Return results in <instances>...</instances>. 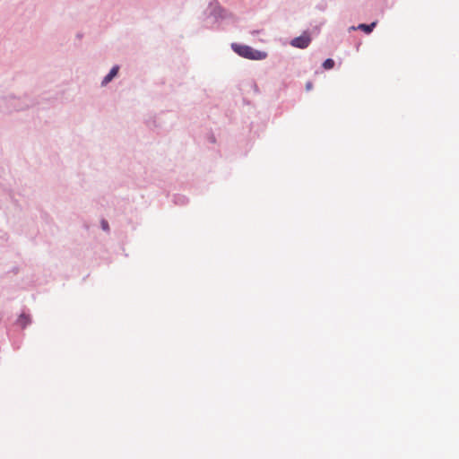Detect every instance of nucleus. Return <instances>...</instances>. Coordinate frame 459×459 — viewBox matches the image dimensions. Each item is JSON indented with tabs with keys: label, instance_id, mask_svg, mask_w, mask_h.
Here are the masks:
<instances>
[{
	"label": "nucleus",
	"instance_id": "1",
	"mask_svg": "<svg viewBox=\"0 0 459 459\" xmlns=\"http://www.w3.org/2000/svg\"><path fill=\"white\" fill-rule=\"evenodd\" d=\"M230 15V13L218 2H211L204 12V24L208 29L219 30L221 22Z\"/></svg>",
	"mask_w": 459,
	"mask_h": 459
},
{
	"label": "nucleus",
	"instance_id": "2",
	"mask_svg": "<svg viewBox=\"0 0 459 459\" xmlns=\"http://www.w3.org/2000/svg\"><path fill=\"white\" fill-rule=\"evenodd\" d=\"M230 48L237 55L249 60H264L268 56L267 52L255 49L248 45L233 42Z\"/></svg>",
	"mask_w": 459,
	"mask_h": 459
},
{
	"label": "nucleus",
	"instance_id": "3",
	"mask_svg": "<svg viewBox=\"0 0 459 459\" xmlns=\"http://www.w3.org/2000/svg\"><path fill=\"white\" fill-rule=\"evenodd\" d=\"M10 99L12 101L11 110L12 114L13 112H22L25 111L30 108L39 104V101L30 94H23L22 96H16L14 94H10Z\"/></svg>",
	"mask_w": 459,
	"mask_h": 459
},
{
	"label": "nucleus",
	"instance_id": "4",
	"mask_svg": "<svg viewBox=\"0 0 459 459\" xmlns=\"http://www.w3.org/2000/svg\"><path fill=\"white\" fill-rule=\"evenodd\" d=\"M311 40L309 32L305 30L300 36L292 39L290 45L299 49H305L309 46Z\"/></svg>",
	"mask_w": 459,
	"mask_h": 459
},
{
	"label": "nucleus",
	"instance_id": "5",
	"mask_svg": "<svg viewBox=\"0 0 459 459\" xmlns=\"http://www.w3.org/2000/svg\"><path fill=\"white\" fill-rule=\"evenodd\" d=\"M12 99H10V94L0 96V115H10L12 114L11 105Z\"/></svg>",
	"mask_w": 459,
	"mask_h": 459
},
{
	"label": "nucleus",
	"instance_id": "6",
	"mask_svg": "<svg viewBox=\"0 0 459 459\" xmlns=\"http://www.w3.org/2000/svg\"><path fill=\"white\" fill-rule=\"evenodd\" d=\"M119 69L120 66L118 65H113L109 72L103 77L100 85L102 87L108 85L118 74Z\"/></svg>",
	"mask_w": 459,
	"mask_h": 459
},
{
	"label": "nucleus",
	"instance_id": "7",
	"mask_svg": "<svg viewBox=\"0 0 459 459\" xmlns=\"http://www.w3.org/2000/svg\"><path fill=\"white\" fill-rule=\"evenodd\" d=\"M377 25V21H374L370 23H359L357 27L358 30L363 31L366 34H370ZM351 30H356L354 26L351 27Z\"/></svg>",
	"mask_w": 459,
	"mask_h": 459
},
{
	"label": "nucleus",
	"instance_id": "8",
	"mask_svg": "<svg viewBox=\"0 0 459 459\" xmlns=\"http://www.w3.org/2000/svg\"><path fill=\"white\" fill-rule=\"evenodd\" d=\"M31 324V317L29 314L22 313L16 320V325L22 329L26 328Z\"/></svg>",
	"mask_w": 459,
	"mask_h": 459
},
{
	"label": "nucleus",
	"instance_id": "9",
	"mask_svg": "<svg viewBox=\"0 0 459 459\" xmlns=\"http://www.w3.org/2000/svg\"><path fill=\"white\" fill-rule=\"evenodd\" d=\"M173 203L177 205H186L188 203V198L184 195H175Z\"/></svg>",
	"mask_w": 459,
	"mask_h": 459
},
{
	"label": "nucleus",
	"instance_id": "10",
	"mask_svg": "<svg viewBox=\"0 0 459 459\" xmlns=\"http://www.w3.org/2000/svg\"><path fill=\"white\" fill-rule=\"evenodd\" d=\"M335 65V62L333 58H326L323 64H322V67L325 70H329V69H332L333 68Z\"/></svg>",
	"mask_w": 459,
	"mask_h": 459
},
{
	"label": "nucleus",
	"instance_id": "11",
	"mask_svg": "<svg viewBox=\"0 0 459 459\" xmlns=\"http://www.w3.org/2000/svg\"><path fill=\"white\" fill-rule=\"evenodd\" d=\"M100 226H101V229L104 231H108L109 230V225H108V222L106 220H104V219L101 220Z\"/></svg>",
	"mask_w": 459,
	"mask_h": 459
},
{
	"label": "nucleus",
	"instance_id": "12",
	"mask_svg": "<svg viewBox=\"0 0 459 459\" xmlns=\"http://www.w3.org/2000/svg\"><path fill=\"white\" fill-rule=\"evenodd\" d=\"M0 239L6 241L8 239V234L0 230Z\"/></svg>",
	"mask_w": 459,
	"mask_h": 459
},
{
	"label": "nucleus",
	"instance_id": "13",
	"mask_svg": "<svg viewBox=\"0 0 459 459\" xmlns=\"http://www.w3.org/2000/svg\"><path fill=\"white\" fill-rule=\"evenodd\" d=\"M313 88V83L311 82H307L306 83V90L310 91Z\"/></svg>",
	"mask_w": 459,
	"mask_h": 459
},
{
	"label": "nucleus",
	"instance_id": "14",
	"mask_svg": "<svg viewBox=\"0 0 459 459\" xmlns=\"http://www.w3.org/2000/svg\"><path fill=\"white\" fill-rule=\"evenodd\" d=\"M320 31V27L319 26H316L314 29H313V32H315L316 34H318Z\"/></svg>",
	"mask_w": 459,
	"mask_h": 459
},
{
	"label": "nucleus",
	"instance_id": "15",
	"mask_svg": "<svg viewBox=\"0 0 459 459\" xmlns=\"http://www.w3.org/2000/svg\"><path fill=\"white\" fill-rule=\"evenodd\" d=\"M210 142L215 143V137L213 135L210 137Z\"/></svg>",
	"mask_w": 459,
	"mask_h": 459
},
{
	"label": "nucleus",
	"instance_id": "16",
	"mask_svg": "<svg viewBox=\"0 0 459 459\" xmlns=\"http://www.w3.org/2000/svg\"><path fill=\"white\" fill-rule=\"evenodd\" d=\"M9 194H10V197H11V199H13V190H10V191H9Z\"/></svg>",
	"mask_w": 459,
	"mask_h": 459
}]
</instances>
